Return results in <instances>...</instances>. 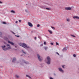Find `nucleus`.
Returning a JSON list of instances; mask_svg holds the SVG:
<instances>
[{
	"mask_svg": "<svg viewBox=\"0 0 79 79\" xmlns=\"http://www.w3.org/2000/svg\"><path fill=\"white\" fill-rule=\"evenodd\" d=\"M19 45H20V46H21V47H23L24 48H29V47L27 46V45L24 43H19Z\"/></svg>",
	"mask_w": 79,
	"mask_h": 79,
	"instance_id": "1",
	"label": "nucleus"
},
{
	"mask_svg": "<svg viewBox=\"0 0 79 79\" xmlns=\"http://www.w3.org/2000/svg\"><path fill=\"white\" fill-rule=\"evenodd\" d=\"M51 60V59H50V57L48 56L47 57V60H46V63L48 64H50V61Z\"/></svg>",
	"mask_w": 79,
	"mask_h": 79,
	"instance_id": "2",
	"label": "nucleus"
},
{
	"mask_svg": "<svg viewBox=\"0 0 79 79\" xmlns=\"http://www.w3.org/2000/svg\"><path fill=\"white\" fill-rule=\"evenodd\" d=\"M64 10H72V8L70 7H66L64 8Z\"/></svg>",
	"mask_w": 79,
	"mask_h": 79,
	"instance_id": "3",
	"label": "nucleus"
},
{
	"mask_svg": "<svg viewBox=\"0 0 79 79\" xmlns=\"http://www.w3.org/2000/svg\"><path fill=\"white\" fill-rule=\"evenodd\" d=\"M2 47L3 50L5 51L6 50H8V48H6V46H2Z\"/></svg>",
	"mask_w": 79,
	"mask_h": 79,
	"instance_id": "4",
	"label": "nucleus"
},
{
	"mask_svg": "<svg viewBox=\"0 0 79 79\" xmlns=\"http://www.w3.org/2000/svg\"><path fill=\"white\" fill-rule=\"evenodd\" d=\"M37 55L38 58V60L40 61H42V59H40V56L39 55V54H37Z\"/></svg>",
	"mask_w": 79,
	"mask_h": 79,
	"instance_id": "5",
	"label": "nucleus"
},
{
	"mask_svg": "<svg viewBox=\"0 0 79 79\" xmlns=\"http://www.w3.org/2000/svg\"><path fill=\"white\" fill-rule=\"evenodd\" d=\"M73 19H79V17L77 16H73Z\"/></svg>",
	"mask_w": 79,
	"mask_h": 79,
	"instance_id": "6",
	"label": "nucleus"
},
{
	"mask_svg": "<svg viewBox=\"0 0 79 79\" xmlns=\"http://www.w3.org/2000/svg\"><path fill=\"white\" fill-rule=\"evenodd\" d=\"M28 24L29 26H30V27H32V26H33V25L31 23L28 22Z\"/></svg>",
	"mask_w": 79,
	"mask_h": 79,
	"instance_id": "7",
	"label": "nucleus"
},
{
	"mask_svg": "<svg viewBox=\"0 0 79 79\" xmlns=\"http://www.w3.org/2000/svg\"><path fill=\"white\" fill-rule=\"evenodd\" d=\"M59 70L60 71V72H62V73H63V72H64V71H63V69H61V68H58Z\"/></svg>",
	"mask_w": 79,
	"mask_h": 79,
	"instance_id": "8",
	"label": "nucleus"
},
{
	"mask_svg": "<svg viewBox=\"0 0 79 79\" xmlns=\"http://www.w3.org/2000/svg\"><path fill=\"white\" fill-rule=\"evenodd\" d=\"M48 32H49V33H50L51 34H52L53 33V31L50 30H48Z\"/></svg>",
	"mask_w": 79,
	"mask_h": 79,
	"instance_id": "9",
	"label": "nucleus"
},
{
	"mask_svg": "<svg viewBox=\"0 0 79 79\" xmlns=\"http://www.w3.org/2000/svg\"><path fill=\"white\" fill-rule=\"evenodd\" d=\"M8 43H9V44H11L12 45H14V43H13L12 42H10V41H8Z\"/></svg>",
	"mask_w": 79,
	"mask_h": 79,
	"instance_id": "10",
	"label": "nucleus"
},
{
	"mask_svg": "<svg viewBox=\"0 0 79 79\" xmlns=\"http://www.w3.org/2000/svg\"><path fill=\"white\" fill-rule=\"evenodd\" d=\"M7 47L9 49H11V47L10 46V44H8L7 45Z\"/></svg>",
	"mask_w": 79,
	"mask_h": 79,
	"instance_id": "11",
	"label": "nucleus"
},
{
	"mask_svg": "<svg viewBox=\"0 0 79 79\" xmlns=\"http://www.w3.org/2000/svg\"><path fill=\"white\" fill-rule=\"evenodd\" d=\"M15 61H16V58H13L12 60V62H15Z\"/></svg>",
	"mask_w": 79,
	"mask_h": 79,
	"instance_id": "12",
	"label": "nucleus"
},
{
	"mask_svg": "<svg viewBox=\"0 0 79 79\" xmlns=\"http://www.w3.org/2000/svg\"><path fill=\"white\" fill-rule=\"evenodd\" d=\"M10 12L11 13H15V11L13 10H12L10 11Z\"/></svg>",
	"mask_w": 79,
	"mask_h": 79,
	"instance_id": "13",
	"label": "nucleus"
},
{
	"mask_svg": "<svg viewBox=\"0 0 79 79\" xmlns=\"http://www.w3.org/2000/svg\"><path fill=\"white\" fill-rule=\"evenodd\" d=\"M22 63H25V64H27V63L26 62H25V61H24V60H23L22 61Z\"/></svg>",
	"mask_w": 79,
	"mask_h": 79,
	"instance_id": "14",
	"label": "nucleus"
},
{
	"mask_svg": "<svg viewBox=\"0 0 79 79\" xmlns=\"http://www.w3.org/2000/svg\"><path fill=\"white\" fill-rule=\"evenodd\" d=\"M66 21H68V22H69V21H70V19H66Z\"/></svg>",
	"mask_w": 79,
	"mask_h": 79,
	"instance_id": "15",
	"label": "nucleus"
},
{
	"mask_svg": "<svg viewBox=\"0 0 79 79\" xmlns=\"http://www.w3.org/2000/svg\"><path fill=\"white\" fill-rule=\"evenodd\" d=\"M15 77H16V78H19V76L17 75H15Z\"/></svg>",
	"mask_w": 79,
	"mask_h": 79,
	"instance_id": "16",
	"label": "nucleus"
},
{
	"mask_svg": "<svg viewBox=\"0 0 79 79\" xmlns=\"http://www.w3.org/2000/svg\"><path fill=\"white\" fill-rule=\"evenodd\" d=\"M27 77H29V78L30 79H31V77L29 75H26Z\"/></svg>",
	"mask_w": 79,
	"mask_h": 79,
	"instance_id": "17",
	"label": "nucleus"
},
{
	"mask_svg": "<svg viewBox=\"0 0 79 79\" xmlns=\"http://www.w3.org/2000/svg\"><path fill=\"white\" fill-rule=\"evenodd\" d=\"M48 48V47H44V49H45V50H47Z\"/></svg>",
	"mask_w": 79,
	"mask_h": 79,
	"instance_id": "18",
	"label": "nucleus"
},
{
	"mask_svg": "<svg viewBox=\"0 0 79 79\" xmlns=\"http://www.w3.org/2000/svg\"><path fill=\"white\" fill-rule=\"evenodd\" d=\"M66 50V48H64L63 49V50Z\"/></svg>",
	"mask_w": 79,
	"mask_h": 79,
	"instance_id": "19",
	"label": "nucleus"
},
{
	"mask_svg": "<svg viewBox=\"0 0 79 79\" xmlns=\"http://www.w3.org/2000/svg\"><path fill=\"white\" fill-rule=\"evenodd\" d=\"M46 10H50V9L49 8H46Z\"/></svg>",
	"mask_w": 79,
	"mask_h": 79,
	"instance_id": "20",
	"label": "nucleus"
},
{
	"mask_svg": "<svg viewBox=\"0 0 79 79\" xmlns=\"http://www.w3.org/2000/svg\"><path fill=\"white\" fill-rule=\"evenodd\" d=\"M37 27H40V25L39 24H38Z\"/></svg>",
	"mask_w": 79,
	"mask_h": 79,
	"instance_id": "21",
	"label": "nucleus"
},
{
	"mask_svg": "<svg viewBox=\"0 0 79 79\" xmlns=\"http://www.w3.org/2000/svg\"><path fill=\"white\" fill-rule=\"evenodd\" d=\"M2 24H6V22H2Z\"/></svg>",
	"mask_w": 79,
	"mask_h": 79,
	"instance_id": "22",
	"label": "nucleus"
},
{
	"mask_svg": "<svg viewBox=\"0 0 79 79\" xmlns=\"http://www.w3.org/2000/svg\"><path fill=\"white\" fill-rule=\"evenodd\" d=\"M64 66H65V65H62V67L63 68H64Z\"/></svg>",
	"mask_w": 79,
	"mask_h": 79,
	"instance_id": "23",
	"label": "nucleus"
},
{
	"mask_svg": "<svg viewBox=\"0 0 79 79\" xmlns=\"http://www.w3.org/2000/svg\"><path fill=\"white\" fill-rule=\"evenodd\" d=\"M22 52H23V53L26 54V52H24V51L22 50Z\"/></svg>",
	"mask_w": 79,
	"mask_h": 79,
	"instance_id": "24",
	"label": "nucleus"
},
{
	"mask_svg": "<svg viewBox=\"0 0 79 79\" xmlns=\"http://www.w3.org/2000/svg\"><path fill=\"white\" fill-rule=\"evenodd\" d=\"M71 35V36H72V37H76V36H74V35Z\"/></svg>",
	"mask_w": 79,
	"mask_h": 79,
	"instance_id": "25",
	"label": "nucleus"
},
{
	"mask_svg": "<svg viewBox=\"0 0 79 79\" xmlns=\"http://www.w3.org/2000/svg\"><path fill=\"white\" fill-rule=\"evenodd\" d=\"M56 45H59V44L58 43L56 42Z\"/></svg>",
	"mask_w": 79,
	"mask_h": 79,
	"instance_id": "26",
	"label": "nucleus"
},
{
	"mask_svg": "<svg viewBox=\"0 0 79 79\" xmlns=\"http://www.w3.org/2000/svg\"><path fill=\"white\" fill-rule=\"evenodd\" d=\"M44 45H46V42H44Z\"/></svg>",
	"mask_w": 79,
	"mask_h": 79,
	"instance_id": "27",
	"label": "nucleus"
},
{
	"mask_svg": "<svg viewBox=\"0 0 79 79\" xmlns=\"http://www.w3.org/2000/svg\"><path fill=\"white\" fill-rule=\"evenodd\" d=\"M25 11H26V12H28V11L27 10H25Z\"/></svg>",
	"mask_w": 79,
	"mask_h": 79,
	"instance_id": "28",
	"label": "nucleus"
},
{
	"mask_svg": "<svg viewBox=\"0 0 79 79\" xmlns=\"http://www.w3.org/2000/svg\"><path fill=\"white\" fill-rule=\"evenodd\" d=\"M73 56L74 57H76V55L75 54H73Z\"/></svg>",
	"mask_w": 79,
	"mask_h": 79,
	"instance_id": "29",
	"label": "nucleus"
},
{
	"mask_svg": "<svg viewBox=\"0 0 79 79\" xmlns=\"http://www.w3.org/2000/svg\"><path fill=\"white\" fill-rule=\"evenodd\" d=\"M19 23H21V20H19Z\"/></svg>",
	"mask_w": 79,
	"mask_h": 79,
	"instance_id": "30",
	"label": "nucleus"
},
{
	"mask_svg": "<svg viewBox=\"0 0 79 79\" xmlns=\"http://www.w3.org/2000/svg\"><path fill=\"white\" fill-rule=\"evenodd\" d=\"M51 28H52V29H55V27H51Z\"/></svg>",
	"mask_w": 79,
	"mask_h": 79,
	"instance_id": "31",
	"label": "nucleus"
},
{
	"mask_svg": "<svg viewBox=\"0 0 79 79\" xmlns=\"http://www.w3.org/2000/svg\"><path fill=\"white\" fill-rule=\"evenodd\" d=\"M51 45H53V44L52 43H51Z\"/></svg>",
	"mask_w": 79,
	"mask_h": 79,
	"instance_id": "32",
	"label": "nucleus"
},
{
	"mask_svg": "<svg viewBox=\"0 0 79 79\" xmlns=\"http://www.w3.org/2000/svg\"><path fill=\"white\" fill-rule=\"evenodd\" d=\"M35 40H36V39H37V38L35 37Z\"/></svg>",
	"mask_w": 79,
	"mask_h": 79,
	"instance_id": "33",
	"label": "nucleus"
},
{
	"mask_svg": "<svg viewBox=\"0 0 79 79\" xmlns=\"http://www.w3.org/2000/svg\"><path fill=\"white\" fill-rule=\"evenodd\" d=\"M15 36H16V37H19V35H15Z\"/></svg>",
	"mask_w": 79,
	"mask_h": 79,
	"instance_id": "34",
	"label": "nucleus"
},
{
	"mask_svg": "<svg viewBox=\"0 0 79 79\" xmlns=\"http://www.w3.org/2000/svg\"><path fill=\"white\" fill-rule=\"evenodd\" d=\"M0 3H3V2L0 1Z\"/></svg>",
	"mask_w": 79,
	"mask_h": 79,
	"instance_id": "35",
	"label": "nucleus"
},
{
	"mask_svg": "<svg viewBox=\"0 0 79 79\" xmlns=\"http://www.w3.org/2000/svg\"><path fill=\"white\" fill-rule=\"evenodd\" d=\"M2 32H0V35H2Z\"/></svg>",
	"mask_w": 79,
	"mask_h": 79,
	"instance_id": "36",
	"label": "nucleus"
},
{
	"mask_svg": "<svg viewBox=\"0 0 79 79\" xmlns=\"http://www.w3.org/2000/svg\"><path fill=\"white\" fill-rule=\"evenodd\" d=\"M56 54H58V55H59V53H58L57 52H56Z\"/></svg>",
	"mask_w": 79,
	"mask_h": 79,
	"instance_id": "37",
	"label": "nucleus"
},
{
	"mask_svg": "<svg viewBox=\"0 0 79 79\" xmlns=\"http://www.w3.org/2000/svg\"><path fill=\"white\" fill-rule=\"evenodd\" d=\"M41 46H43V44H41Z\"/></svg>",
	"mask_w": 79,
	"mask_h": 79,
	"instance_id": "38",
	"label": "nucleus"
},
{
	"mask_svg": "<svg viewBox=\"0 0 79 79\" xmlns=\"http://www.w3.org/2000/svg\"><path fill=\"white\" fill-rule=\"evenodd\" d=\"M12 32L14 34H15V33H14L12 31Z\"/></svg>",
	"mask_w": 79,
	"mask_h": 79,
	"instance_id": "39",
	"label": "nucleus"
},
{
	"mask_svg": "<svg viewBox=\"0 0 79 79\" xmlns=\"http://www.w3.org/2000/svg\"><path fill=\"white\" fill-rule=\"evenodd\" d=\"M50 79H53V78L50 77Z\"/></svg>",
	"mask_w": 79,
	"mask_h": 79,
	"instance_id": "40",
	"label": "nucleus"
},
{
	"mask_svg": "<svg viewBox=\"0 0 79 79\" xmlns=\"http://www.w3.org/2000/svg\"><path fill=\"white\" fill-rule=\"evenodd\" d=\"M18 21H17L15 23H18Z\"/></svg>",
	"mask_w": 79,
	"mask_h": 79,
	"instance_id": "41",
	"label": "nucleus"
},
{
	"mask_svg": "<svg viewBox=\"0 0 79 79\" xmlns=\"http://www.w3.org/2000/svg\"><path fill=\"white\" fill-rule=\"evenodd\" d=\"M54 76H56V74H55V73H54Z\"/></svg>",
	"mask_w": 79,
	"mask_h": 79,
	"instance_id": "42",
	"label": "nucleus"
},
{
	"mask_svg": "<svg viewBox=\"0 0 79 79\" xmlns=\"http://www.w3.org/2000/svg\"><path fill=\"white\" fill-rule=\"evenodd\" d=\"M15 48H16V46H15Z\"/></svg>",
	"mask_w": 79,
	"mask_h": 79,
	"instance_id": "43",
	"label": "nucleus"
},
{
	"mask_svg": "<svg viewBox=\"0 0 79 79\" xmlns=\"http://www.w3.org/2000/svg\"><path fill=\"white\" fill-rule=\"evenodd\" d=\"M4 43L5 44H6L5 43Z\"/></svg>",
	"mask_w": 79,
	"mask_h": 79,
	"instance_id": "44",
	"label": "nucleus"
},
{
	"mask_svg": "<svg viewBox=\"0 0 79 79\" xmlns=\"http://www.w3.org/2000/svg\"><path fill=\"white\" fill-rule=\"evenodd\" d=\"M6 39H7V38H6Z\"/></svg>",
	"mask_w": 79,
	"mask_h": 79,
	"instance_id": "45",
	"label": "nucleus"
}]
</instances>
